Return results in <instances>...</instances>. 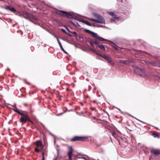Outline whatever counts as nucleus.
I'll list each match as a JSON object with an SVG mask.
<instances>
[{
    "instance_id": "nucleus-30",
    "label": "nucleus",
    "mask_w": 160,
    "mask_h": 160,
    "mask_svg": "<svg viewBox=\"0 0 160 160\" xmlns=\"http://www.w3.org/2000/svg\"><path fill=\"white\" fill-rule=\"evenodd\" d=\"M44 153L43 152L42 153V160H45L44 158Z\"/></svg>"
},
{
    "instance_id": "nucleus-8",
    "label": "nucleus",
    "mask_w": 160,
    "mask_h": 160,
    "mask_svg": "<svg viewBox=\"0 0 160 160\" xmlns=\"http://www.w3.org/2000/svg\"><path fill=\"white\" fill-rule=\"evenodd\" d=\"M138 72L139 75L141 76L145 77L146 75L145 71L143 69L141 68H138Z\"/></svg>"
},
{
    "instance_id": "nucleus-25",
    "label": "nucleus",
    "mask_w": 160,
    "mask_h": 160,
    "mask_svg": "<svg viewBox=\"0 0 160 160\" xmlns=\"http://www.w3.org/2000/svg\"><path fill=\"white\" fill-rule=\"evenodd\" d=\"M109 14L110 15L113 17H114L116 16L115 14L113 12H109Z\"/></svg>"
},
{
    "instance_id": "nucleus-28",
    "label": "nucleus",
    "mask_w": 160,
    "mask_h": 160,
    "mask_svg": "<svg viewBox=\"0 0 160 160\" xmlns=\"http://www.w3.org/2000/svg\"><path fill=\"white\" fill-rule=\"evenodd\" d=\"M71 33L75 36H76L77 35V33L75 32H71Z\"/></svg>"
},
{
    "instance_id": "nucleus-9",
    "label": "nucleus",
    "mask_w": 160,
    "mask_h": 160,
    "mask_svg": "<svg viewBox=\"0 0 160 160\" xmlns=\"http://www.w3.org/2000/svg\"><path fill=\"white\" fill-rule=\"evenodd\" d=\"M151 152L155 156L160 154V150L156 149H153L151 150Z\"/></svg>"
},
{
    "instance_id": "nucleus-33",
    "label": "nucleus",
    "mask_w": 160,
    "mask_h": 160,
    "mask_svg": "<svg viewBox=\"0 0 160 160\" xmlns=\"http://www.w3.org/2000/svg\"><path fill=\"white\" fill-rule=\"evenodd\" d=\"M111 22H112L114 21V19L113 18H112L110 19Z\"/></svg>"
},
{
    "instance_id": "nucleus-7",
    "label": "nucleus",
    "mask_w": 160,
    "mask_h": 160,
    "mask_svg": "<svg viewBox=\"0 0 160 160\" xmlns=\"http://www.w3.org/2000/svg\"><path fill=\"white\" fill-rule=\"evenodd\" d=\"M73 151V150L72 147L71 146H70L69 147V150L68 153L69 160H72Z\"/></svg>"
},
{
    "instance_id": "nucleus-4",
    "label": "nucleus",
    "mask_w": 160,
    "mask_h": 160,
    "mask_svg": "<svg viewBox=\"0 0 160 160\" xmlns=\"http://www.w3.org/2000/svg\"><path fill=\"white\" fill-rule=\"evenodd\" d=\"M20 115L22 117L20 119V121L22 123H25L28 121L29 122H31V120L26 114L22 112V113H21Z\"/></svg>"
},
{
    "instance_id": "nucleus-38",
    "label": "nucleus",
    "mask_w": 160,
    "mask_h": 160,
    "mask_svg": "<svg viewBox=\"0 0 160 160\" xmlns=\"http://www.w3.org/2000/svg\"><path fill=\"white\" fill-rule=\"evenodd\" d=\"M81 105H83V103H82Z\"/></svg>"
},
{
    "instance_id": "nucleus-6",
    "label": "nucleus",
    "mask_w": 160,
    "mask_h": 160,
    "mask_svg": "<svg viewBox=\"0 0 160 160\" xmlns=\"http://www.w3.org/2000/svg\"><path fill=\"white\" fill-rule=\"evenodd\" d=\"M23 14L24 17L27 19H28L29 20L30 19H35V18L34 16L27 12H24Z\"/></svg>"
},
{
    "instance_id": "nucleus-32",
    "label": "nucleus",
    "mask_w": 160,
    "mask_h": 160,
    "mask_svg": "<svg viewBox=\"0 0 160 160\" xmlns=\"http://www.w3.org/2000/svg\"><path fill=\"white\" fill-rule=\"evenodd\" d=\"M57 152L58 154L59 152V149L58 148H57Z\"/></svg>"
},
{
    "instance_id": "nucleus-15",
    "label": "nucleus",
    "mask_w": 160,
    "mask_h": 160,
    "mask_svg": "<svg viewBox=\"0 0 160 160\" xmlns=\"http://www.w3.org/2000/svg\"><path fill=\"white\" fill-rule=\"evenodd\" d=\"M97 39H98L99 40H100V41H108V40H107L99 36H98Z\"/></svg>"
},
{
    "instance_id": "nucleus-37",
    "label": "nucleus",
    "mask_w": 160,
    "mask_h": 160,
    "mask_svg": "<svg viewBox=\"0 0 160 160\" xmlns=\"http://www.w3.org/2000/svg\"><path fill=\"white\" fill-rule=\"evenodd\" d=\"M84 158L85 160H87L86 159V158Z\"/></svg>"
},
{
    "instance_id": "nucleus-26",
    "label": "nucleus",
    "mask_w": 160,
    "mask_h": 160,
    "mask_svg": "<svg viewBox=\"0 0 160 160\" xmlns=\"http://www.w3.org/2000/svg\"><path fill=\"white\" fill-rule=\"evenodd\" d=\"M84 31L86 32L89 33H91V32H92V31L88 29H85Z\"/></svg>"
},
{
    "instance_id": "nucleus-3",
    "label": "nucleus",
    "mask_w": 160,
    "mask_h": 160,
    "mask_svg": "<svg viewBox=\"0 0 160 160\" xmlns=\"http://www.w3.org/2000/svg\"><path fill=\"white\" fill-rule=\"evenodd\" d=\"M56 13L62 17L66 16L69 18H74V15L73 14H71L66 11L59 10L56 12Z\"/></svg>"
},
{
    "instance_id": "nucleus-31",
    "label": "nucleus",
    "mask_w": 160,
    "mask_h": 160,
    "mask_svg": "<svg viewBox=\"0 0 160 160\" xmlns=\"http://www.w3.org/2000/svg\"><path fill=\"white\" fill-rule=\"evenodd\" d=\"M61 30L63 32L65 33H67V32L64 29L62 28Z\"/></svg>"
},
{
    "instance_id": "nucleus-2",
    "label": "nucleus",
    "mask_w": 160,
    "mask_h": 160,
    "mask_svg": "<svg viewBox=\"0 0 160 160\" xmlns=\"http://www.w3.org/2000/svg\"><path fill=\"white\" fill-rule=\"evenodd\" d=\"M89 137L87 136H77L73 137L70 140V142H75L76 141L86 142L88 141Z\"/></svg>"
},
{
    "instance_id": "nucleus-18",
    "label": "nucleus",
    "mask_w": 160,
    "mask_h": 160,
    "mask_svg": "<svg viewBox=\"0 0 160 160\" xmlns=\"http://www.w3.org/2000/svg\"><path fill=\"white\" fill-rule=\"evenodd\" d=\"M92 34V36L93 37L96 38L98 37V35L96 33H95L94 32H92L91 33Z\"/></svg>"
},
{
    "instance_id": "nucleus-35",
    "label": "nucleus",
    "mask_w": 160,
    "mask_h": 160,
    "mask_svg": "<svg viewBox=\"0 0 160 160\" xmlns=\"http://www.w3.org/2000/svg\"><path fill=\"white\" fill-rule=\"evenodd\" d=\"M24 105L25 106H27V103H24Z\"/></svg>"
},
{
    "instance_id": "nucleus-13",
    "label": "nucleus",
    "mask_w": 160,
    "mask_h": 160,
    "mask_svg": "<svg viewBox=\"0 0 160 160\" xmlns=\"http://www.w3.org/2000/svg\"><path fill=\"white\" fill-rule=\"evenodd\" d=\"M36 146L37 147L41 146L42 148V150L43 149V145L41 142L40 140H38L36 142Z\"/></svg>"
},
{
    "instance_id": "nucleus-5",
    "label": "nucleus",
    "mask_w": 160,
    "mask_h": 160,
    "mask_svg": "<svg viewBox=\"0 0 160 160\" xmlns=\"http://www.w3.org/2000/svg\"><path fill=\"white\" fill-rule=\"evenodd\" d=\"M92 50L94 52H95L97 55L101 56L103 58L105 59L108 62L111 63V64L113 65L114 64L112 62V59L109 57L105 55H100L96 51L94 50L93 49Z\"/></svg>"
},
{
    "instance_id": "nucleus-21",
    "label": "nucleus",
    "mask_w": 160,
    "mask_h": 160,
    "mask_svg": "<svg viewBox=\"0 0 160 160\" xmlns=\"http://www.w3.org/2000/svg\"><path fill=\"white\" fill-rule=\"evenodd\" d=\"M112 136L115 138H117V135L116 134L115 131H113L112 132Z\"/></svg>"
},
{
    "instance_id": "nucleus-34",
    "label": "nucleus",
    "mask_w": 160,
    "mask_h": 160,
    "mask_svg": "<svg viewBox=\"0 0 160 160\" xmlns=\"http://www.w3.org/2000/svg\"><path fill=\"white\" fill-rule=\"evenodd\" d=\"M119 142L120 145H121L122 144V142L121 141H119Z\"/></svg>"
},
{
    "instance_id": "nucleus-29",
    "label": "nucleus",
    "mask_w": 160,
    "mask_h": 160,
    "mask_svg": "<svg viewBox=\"0 0 160 160\" xmlns=\"http://www.w3.org/2000/svg\"><path fill=\"white\" fill-rule=\"evenodd\" d=\"M6 9L10 10V8L9 6H7L5 8Z\"/></svg>"
},
{
    "instance_id": "nucleus-23",
    "label": "nucleus",
    "mask_w": 160,
    "mask_h": 160,
    "mask_svg": "<svg viewBox=\"0 0 160 160\" xmlns=\"http://www.w3.org/2000/svg\"><path fill=\"white\" fill-rule=\"evenodd\" d=\"M95 42H97V41H95ZM94 41L89 42V43H90L91 47L93 48H94Z\"/></svg>"
},
{
    "instance_id": "nucleus-24",
    "label": "nucleus",
    "mask_w": 160,
    "mask_h": 160,
    "mask_svg": "<svg viewBox=\"0 0 160 160\" xmlns=\"http://www.w3.org/2000/svg\"><path fill=\"white\" fill-rule=\"evenodd\" d=\"M113 47L115 49H116L117 50H121L122 49L120 47H119L118 46H117L116 47L113 46Z\"/></svg>"
},
{
    "instance_id": "nucleus-14",
    "label": "nucleus",
    "mask_w": 160,
    "mask_h": 160,
    "mask_svg": "<svg viewBox=\"0 0 160 160\" xmlns=\"http://www.w3.org/2000/svg\"><path fill=\"white\" fill-rule=\"evenodd\" d=\"M82 22L83 23H85V24H86L88 26H91L92 25V24L91 23H90L89 22H88V21H87L83 20L82 21Z\"/></svg>"
},
{
    "instance_id": "nucleus-19",
    "label": "nucleus",
    "mask_w": 160,
    "mask_h": 160,
    "mask_svg": "<svg viewBox=\"0 0 160 160\" xmlns=\"http://www.w3.org/2000/svg\"><path fill=\"white\" fill-rule=\"evenodd\" d=\"M70 22L73 24V25L74 26H78V22H73L72 21H70Z\"/></svg>"
},
{
    "instance_id": "nucleus-39",
    "label": "nucleus",
    "mask_w": 160,
    "mask_h": 160,
    "mask_svg": "<svg viewBox=\"0 0 160 160\" xmlns=\"http://www.w3.org/2000/svg\"><path fill=\"white\" fill-rule=\"evenodd\" d=\"M93 26L94 27V26H95V25H93Z\"/></svg>"
},
{
    "instance_id": "nucleus-11",
    "label": "nucleus",
    "mask_w": 160,
    "mask_h": 160,
    "mask_svg": "<svg viewBox=\"0 0 160 160\" xmlns=\"http://www.w3.org/2000/svg\"><path fill=\"white\" fill-rule=\"evenodd\" d=\"M54 37L55 38H56L57 39V41L58 42V43L61 49V50L65 53H67V52L64 50V48H63L62 46V44L60 41L58 39V37L56 36H54Z\"/></svg>"
},
{
    "instance_id": "nucleus-22",
    "label": "nucleus",
    "mask_w": 160,
    "mask_h": 160,
    "mask_svg": "<svg viewBox=\"0 0 160 160\" xmlns=\"http://www.w3.org/2000/svg\"><path fill=\"white\" fill-rule=\"evenodd\" d=\"M31 122L32 123V129H34L36 128V126L35 124L31 120V122Z\"/></svg>"
},
{
    "instance_id": "nucleus-16",
    "label": "nucleus",
    "mask_w": 160,
    "mask_h": 160,
    "mask_svg": "<svg viewBox=\"0 0 160 160\" xmlns=\"http://www.w3.org/2000/svg\"><path fill=\"white\" fill-rule=\"evenodd\" d=\"M153 136L155 138H159V136L158 133L157 132H154L152 133Z\"/></svg>"
},
{
    "instance_id": "nucleus-17",
    "label": "nucleus",
    "mask_w": 160,
    "mask_h": 160,
    "mask_svg": "<svg viewBox=\"0 0 160 160\" xmlns=\"http://www.w3.org/2000/svg\"><path fill=\"white\" fill-rule=\"evenodd\" d=\"M14 111L18 113L20 115L21 114V113H22V112H20V110L18 109L16 107L15 108L13 109Z\"/></svg>"
},
{
    "instance_id": "nucleus-12",
    "label": "nucleus",
    "mask_w": 160,
    "mask_h": 160,
    "mask_svg": "<svg viewBox=\"0 0 160 160\" xmlns=\"http://www.w3.org/2000/svg\"><path fill=\"white\" fill-rule=\"evenodd\" d=\"M119 62L121 63L126 65L129 64L131 62V61L130 60H124L121 59L119 60Z\"/></svg>"
},
{
    "instance_id": "nucleus-36",
    "label": "nucleus",
    "mask_w": 160,
    "mask_h": 160,
    "mask_svg": "<svg viewBox=\"0 0 160 160\" xmlns=\"http://www.w3.org/2000/svg\"><path fill=\"white\" fill-rule=\"evenodd\" d=\"M93 102H94V103H96V101H93Z\"/></svg>"
},
{
    "instance_id": "nucleus-1",
    "label": "nucleus",
    "mask_w": 160,
    "mask_h": 160,
    "mask_svg": "<svg viewBox=\"0 0 160 160\" xmlns=\"http://www.w3.org/2000/svg\"><path fill=\"white\" fill-rule=\"evenodd\" d=\"M93 16L96 18L97 19H95L92 18H88V19L100 23H105V20L100 15L96 13H93Z\"/></svg>"
},
{
    "instance_id": "nucleus-27",
    "label": "nucleus",
    "mask_w": 160,
    "mask_h": 160,
    "mask_svg": "<svg viewBox=\"0 0 160 160\" xmlns=\"http://www.w3.org/2000/svg\"><path fill=\"white\" fill-rule=\"evenodd\" d=\"M35 151L37 152H40V150L37 148H34Z\"/></svg>"
},
{
    "instance_id": "nucleus-10",
    "label": "nucleus",
    "mask_w": 160,
    "mask_h": 160,
    "mask_svg": "<svg viewBox=\"0 0 160 160\" xmlns=\"http://www.w3.org/2000/svg\"><path fill=\"white\" fill-rule=\"evenodd\" d=\"M94 44H96V47H98L100 49H101L103 51H105V49L104 46L103 45H99L98 43L97 42H94Z\"/></svg>"
},
{
    "instance_id": "nucleus-20",
    "label": "nucleus",
    "mask_w": 160,
    "mask_h": 160,
    "mask_svg": "<svg viewBox=\"0 0 160 160\" xmlns=\"http://www.w3.org/2000/svg\"><path fill=\"white\" fill-rule=\"evenodd\" d=\"M9 11H10L14 13H15L16 12H17V11H16V10H15V9L14 8H13V7H12V8H10Z\"/></svg>"
}]
</instances>
